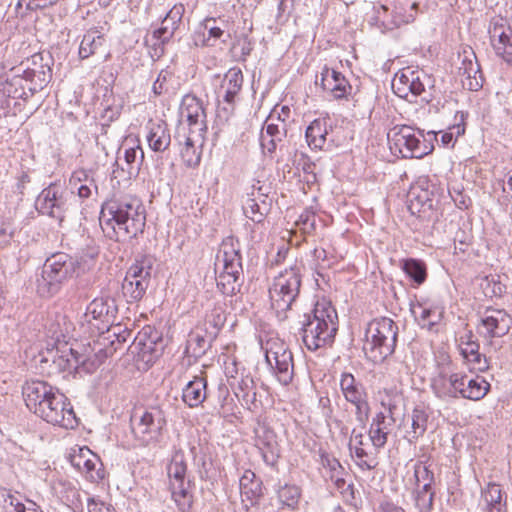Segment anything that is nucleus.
I'll use <instances>...</instances> for the list:
<instances>
[{"instance_id":"1","label":"nucleus","mask_w":512,"mask_h":512,"mask_svg":"<svg viewBox=\"0 0 512 512\" xmlns=\"http://www.w3.org/2000/svg\"><path fill=\"white\" fill-rule=\"evenodd\" d=\"M99 223L104 234L113 240L136 238L146 225V211L135 196L113 197L101 207Z\"/></svg>"},{"instance_id":"2","label":"nucleus","mask_w":512,"mask_h":512,"mask_svg":"<svg viewBox=\"0 0 512 512\" xmlns=\"http://www.w3.org/2000/svg\"><path fill=\"white\" fill-rule=\"evenodd\" d=\"M310 351L330 346L338 330V315L330 302L318 301L311 313H305L296 328Z\"/></svg>"},{"instance_id":"3","label":"nucleus","mask_w":512,"mask_h":512,"mask_svg":"<svg viewBox=\"0 0 512 512\" xmlns=\"http://www.w3.org/2000/svg\"><path fill=\"white\" fill-rule=\"evenodd\" d=\"M62 331H52V339H55V346L40 352L38 367L43 375L52 376L60 372L78 369L82 366L86 371L92 372L96 368L94 361H90L85 355L79 353L78 349L62 341Z\"/></svg>"},{"instance_id":"4","label":"nucleus","mask_w":512,"mask_h":512,"mask_svg":"<svg viewBox=\"0 0 512 512\" xmlns=\"http://www.w3.org/2000/svg\"><path fill=\"white\" fill-rule=\"evenodd\" d=\"M431 388L437 398L450 401L459 398L478 401L484 398L490 389V384L480 376L469 378L463 373L443 372L433 378Z\"/></svg>"},{"instance_id":"5","label":"nucleus","mask_w":512,"mask_h":512,"mask_svg":"<svg viewBox=\"0 0 512 512\" xmlns=\"http://www.w3.org/2000/svg\"><path fill=\"white\" fill-rule=\"evenodd\" d=\"M391 151L400 154L403 158H423L434 150V141L437 133L428 131L426 134L410 126H395L388 135Z\"/></svg>"},{"instance_id":"6","label":"nucleus","mask_w":512,"mask_h":512,"mask_svg":"<svg viewBox=\"0 0 512 512\" xmlns=\"http://www.w3.org/2000/svg\"><path fill=\"white\" fill-rule=\"evenodd\" d=\"M301 264L295 263L281 271L273 280L269 288L271 308L275 311L279 320L287 318V311L292 308L300 293L302 282Z\"/></svg>"},{"instance_id":"7","label":"nucleus","mask_w":512,"mask_h":512,"mask_svg":"<svg viewBox=\"0 0 512 512\" xmlns=\"http://www.w3.org/2000/svg\"><path fill=\"white\" fill-rule=\"evenodd\" d=\"M398 326L390 318L371 321L366 329L363 351L368 359L377 363L390 356L396 347Z\"/></svg>"},{"instance_id":"8","label":"nucleus","mask_w":512,"mask_h":512,"mask_svg":"<svg viewBox=\"0 0 512 512\" xmlns=\"http://www.w3.org/2000/svg\"><path fill=\"white\" fill-rule=\"evenodd\" d=\"M77 263L68 254L58 252L46 259L40 277L36 280L37 293L42 297L57 294L74 276Z\"/></svg>"},{"instance_id":"9","label":"nucleus","mask_w":512,"mask_h":512,"mask_svg":"<svg viewBox=\"0 0 512 512\" xmlns=\"http://www.w3.org/2000/svg\"><path fill=\"white\" fill-rule=\"evenodd\" d=\"M22 67H13L0 81V90L4 95L13 99H27L37 91L42 90L51 80V74L46 69L31 70L23 74Z\"/></svg>"},{"instance_id":"10","label":"nucleus","mask_w":512,"mask_h":512,"mask_svg":"<svg viewBox=\"0 0 512 512\" xmlns=\"http://www.w3.org/2000/svg\"><path fill=\"white\" fill-rule=\"evenodd\" d=\"M164 410L159 405L136 412L131 418L132 433L141 446L157 445L166 427Z\"/></svg>"},{"instance_id":"11","label":"nucleus","mask_w":512,"mask_h":512,"mask_svg":"<svg viewBox=\"0 0 512 512\" xmlns=\"http://www.w3.org/2000/svg\"><path fill=\"white\" fill-rule=\"evenodd\" d=\"M218 260L223 263V270L217 278V287L224 295H234L242 286L243 269L240 250L233 239L222 243Z\"/></svg>"},{"instance_id":"12","label":"nucleus","mask_w":512,"mask_h":512,"mask_svg":"<svg viewBox=\"0 0 512 512\" xmlns=\"http://www.w3.org/2000/svg\"><path fill=\"white\" fill-rule=\"evenodd\" d=\"M117 313L118 308L114 298H95L89 303L86 312L80 319L79 323L83 334L94 336L105 331L110 332V327L116 320Z\"/></svg>"},{"instance_id":"13","label":"nucleus","mask_w":512,"mask_h":512,"mask_svg":"<svg viewBox=\"0 0 512 512\" xmlns=\"http://www.w3.org/2000/svg\"><path fill=\"white\" fill-rule=\"evenodd\" d=\"M187 464L182 451H176L167 467L170 491L179 510L185 512L192 505L190 481L186 480Z\"/></svg>"},{"instance_id":"14","label":"nucleus","mask_w":512,"mask_h":512,"mask_svg":"<svg viewBox=\"0 0 512 512\" xmlns=\"http://www.w3.org/2000/svg\"><path fill=\"white\" fill-rule=\"evenodd\" d=\"M71 193L67 192L60 185L50 184L38 195L35 207L42 215H47L61 223L69 210Z\"/></svg>"},{"instance_id":"15","label":"nucleus","mask_w":512,"mask_h":512,"mask_svg":"<svg viewBox=\"0 0 512 512\" xmlns=\"http://www.w3.org/2000/svg\"><path fill=\"white\" fill-rule=\"evenodd\" d=\"M431 84V79L422 70H415L406 67L397 72L392 80V89L394 93L403 99L413 102V99L425 92L427 85Z\"/></svg>"},{"instance_id":"16","label":"nucleus","mask_w":512,"mask_h":512,"mask_svg":"<svg viewBox=\"0 0 512 512\" xmlns=\"http://www.w3.org/2000/svg\"><path fill=\"white\" fill-rule=\"evenodd\" d=\"M265 358L274 369L278 381L288 385L293 378V356L291 351L282 341L268 340L265 344Z\"/></svg>"},{"instance_id":"17","label":"nucleus","mask_w":512,"mask_h":512,"mask_svg":"<svg viewBox=\"0 0 512 512\" xmlns=\"http://www.w3.org/2000/svg\"><path fill=\"white\" fill-rule=\"evenodd\" d=\"M36 415L49 424L65 429H73L78 425L73 407L62 393L42 406Z\"/></svg>"},{"instance_id":"18","label":"nucleus","mask_w":512,"mask_h":512,"mask_svg":"<svg viewBox=\"0 0 512 512\" xmlns=\"http://www.w3.org/2000/svg\"><path fill=\"white\" fill-rule=\"evenodd\" d=\"M340 390L345 400L355 406L356 420L364 425L369 417L370 407L363 384L353 374L344 372L340 377Z\"/></svg>"},{"instance_id":"19","label":"nucleus","mask_w":512,"mask_h":512,"mask_svg":"<svg viewBox=\"0 0 512 512\" xmlns=\"http://www.w3.org/2000/svg\"><path fill=\"white\" fill-rule=\"evenodd\" d=\"M489 38L495 53L512 64V23L501 16L493 17L488 28Z\"/></svg>"},{"instance_id":"20","label":"nucleus","mask_w":512,"mask_h":512,"mask_svg":"<svg viewBox=\"0 0 512 512\" xmlns=\"http://www.w3.org/2000/svg\"><path fill=\"white\" fill-rule=\"evenodd\" d=\"M180 115L185 119L188 130L196 135H205L207 132V116L203 102L194 95L183 97L180 106Z\"/></svg>"},{"instance_id":"21","label":"nucleus","mask_w":512,"mask_h":512,"mask_svg":"<svg viewBox=\"0 0 512 512\" xmlns=\"http://www.w3.org/2000/svg\"><path fill=\"white\" fill-rule=\"evenodd\" d=\"M22 394L27 408L36 415L42 406L61 393L47 382L30 380L23 385Z\"/></svg>"},{"instance_id":"22","label":"nucleus","mask_w":512,"mask_h":512,"mask_svg":"<svg viewBox=\"0 0 512 512\" xmlns=\"http://www.w3.org/2000/svg\"><path fill=\"white\" fill-rule=\"evenodd\" d=\"M71 465L85 475L91 482H98L104 478L103 465L100 458L88 447H78L70 454Z\"/></svg>"},{"instance_id":"23","label":"nucleus","mask_w":512,"mask_h":512,"mask_svg":"<svg viewBox=\"0 0 512 512\" xmlns=\"http://www.w3.org/2000/svg\"><path fill=\"white\" fill-rule=\"evenodd\" d=\"M489 338L503 337L511 329L512 317L503 309L487 308L481 319Z\"/></svg>"},{"instance_id":"24","label":"nucleus","mask_w":512,"mask_h":512,"mask_svg":"<svg viewBox=\"0 0 512 512\" xmlns=\"http://www.w3.org/2000/svg\"><path fill=\"white\" fill-rule=\"evenodd\" d=\"M243 81V73L240 68L233 67L224 74L218 90V97L222 98L231 109L239 100Z\"/></svg>"},{"instance_id":"25","label":"nucleus","mask_w":512,"mask_h":512,"mask_svg":"<svg viewBox=\"0 0 512 512\" xmlns=\"http://www.w3.org/2000/svg\"><path fill=\"white\" fill-rule=\"evenodd\" d=\"M256 447L261 451L263 461L274 466L279 458V445L275 432L263 425L255 430Z\"/></svg>"},{"instance_id":"26","label":"nucleus","mask_w":512,"mask_h":512,"mask_svg":"<svg viewBox=\"0 0 512 512\" xmlns=\"http://www.w3.org/2000/svg\"><path fill=\"white\" fill-rule=\"evenodd\" d=\"M364 446V435L353 429L349 441L350 454L362 470H373L378 465L376 458L378 451L375 450V453L367 451Z\"/></svg>"},{"instance_id":"27","label":"nucleus","mask_w":512,"mask_h":512,"mask_svg":"<svg viewBox=\"0 0 512 512\" xmlns=\"http://www.w3.org/2000/svg\"><path fill=\"white\" fill-rule=\"evenodd\" d=\"M321 85L336 99L345 98L352 91V86L341 72L326 66L321 72Z\"/></svg>"},{"instance_id":"28","label":"nucleus","mask_w":512,"mask_h":512,"mask_svg":"<svg viewBox=\"0 0 512 512\" xmlns=\"http://www.w3.org/2000/svg\"><path fill=\"white\" fill-rule=\"evenodd\" d=\"M185 7L183 4H175L162 20L161 27L153 32V38L160 43H167L178 29L182 21Z\"/></svg>"},{"instance_id":"29","label":"nucleus","mask_w":512,"mask_h":512,"mask_svg":"<svg viewBox=\"0 0 512 512\" xmlns=\"http://www.w3.org/2000/svg\"><path fill=\"white\" fill-rule=\"evenodd\" d=\"M204 138L205 135H196L191 133V130H188L187 134L185 132L181 134L180 130H177L175 139L180 145H183L181 148V156L187 166L194 167L200 163L201 157L200 153L197 151L196 144L202 145Z\"/></svg>"},{"instance_id":"30","label":"nucleus","mask_w":512,"mask_h":512,"mask_svg":"<svg viewBox=\"0 0 512 512\" xmlns=\"http://www.w3.org/2000/svg\"><path fill=\"white\" fill-rule=\"evenodd\" d=\"M146 140L154 152H164L171 144V135L165 122H150L147 125Z\"/></svg>"},{"instance_id":"31","label":"nucleus","mask_w":512,"mask_h":512,"mask_svg":"<svg viewBox=\"0 0 512 512\" xmlns=\"http://www.w3.org/2000/svg\"><path fill=\"white\" fill-rule=\"evenodd\" d=\"M261 190L262 188L259 187L258 196L253 191L251 193L252 198H249L243 206L246 217L255 223H262L271 208V200Z\"/></svg>"},{"instance_id":"32","label":"nucleus","mask_w":512,"mask_h":512,"mask_svg":"<svg viewBox=\"0 0 512 512\" xmlns=\"http://www.w3.org/2000/svg\"><path fill=\"white\" fill-rule=\"evenodd\" d=\"M394 422L393 418L385 413L379 412L372 419L369 429V438L376 451L383 448L387 443L389 428Z\"/></svg>"},{"instance_id":"33","label":"nucleus","mask_w":512,"mask_h":512,"mask_svg":"<svg viewBox=\"0 0 512 512\" xmlns=\"http://www.w3.org/2000/svg\"><path fill=\"white\" fill-rule=\"evenodd\" d=\"M234 394L241 404L250 411L259 409L261 402L257 399L255 382L249 375L242 377L234 387Z\"/></svg>"},{"instance_id":"34","label":"nucleus","mask_w":512,"mask_h":512,"mask_svg":"<svg viewBox=\"0 0 512 512\" xmlns=\"http://www.w3.org/2000/svg\"><path fill=\"white\" fill-rule=\"evenodd\" d=\"M106 47V39L104 34L97 28H91L83 35L79 46L80 59H88L89 57L103 52Z\"/></svg>"},{"instance_id":"35","label":"nucleus","mask_w":512,"mask_h":512,"mask_svg":"<svg viewBox=\"0 0 512 512\" xmlns=\"http://www.w3.org/2000/svg\"><path fill=\"white\" fill-rule=\"evenodd\" d=\"M481 498L485 504L486 512H507L506 493L499 484L489 482L482 489Z\"/></svg>"},{"instance_id":"36","label":"nucleus","mask_w":512,"mask_h":512,"mask_svg":"<svg viewBox=\"0 0 512 512\" xmlns=\"http://www.w3.org/2000/svg\"><path fill=\"white\" fill-rule=\"evenodd\" d=\"M207 397V380L204 377L195 376L189 381L182 391V400L190 408L200 406Z\"/></svg>"},{"instance_id":"37","label":"nucleus","mask_w":512,"mask_h":512,"mask_svg":"<svg viewBox=\"0 0 512 512\" xmlns=\"http://www.w3.org/2000/svg\"><path fill=\"white\" fill-rule=\"evenodd\" d=\"M286 124L274 123L273 121L266 120L265 132L261 133L260 142L261 147L268 153L275 152L279 143L286 137Z\"/></svg>"},{"instance_id":"38","label":"nucleus","mask_w":512,"mask_h":512,"mask_svg":"<svg viewBox=\"0 0 512 512\" xmlns=\"http://www.w3.org/2000/svg\"><path fill=\"white\" fill-rule=\"evenodd\" d=\"M428 412L423 406H416L411 414V430L406 432L405 438L409 443L422 437L427 430Z\"/></svg>"},{"instance_id":"39","label":"nucleus","mask_w":512,"mask_h":512,"mask_svg":"<svg viewBox=\"0 0 512 512\" xmlns=\"http://www.w3.org/2000/svg\"><path fill=\"white\" fill-rule=\"evenodd\" d=\"M328 134L327 122L325 119H315L306 129L305 137L310 148L322 149L326 143Z\"/></svg>"},{"instance_id":"40","label":"nucleus","mask_w":512,"mask_h":512,"mask_svg":"<svg viewBox=\"0 0 512 512\" xmlns=\"http://www.w3.org/2000/svg\"><path fill=\"white\" fill-rule=\"evenodd\" d=\"M479 348L478 342L459 346L460 354L464 361L470 365L471 370L485 371L488 369V363L486 358L480 354Z\"/></svg>"},{"instance_id":"41","label":"nucleus","mask_w":512,"mask_h":512,"mask_svg":"<svg viewBox=\"0 0 512 512\" xmlns=\"http://www.w3.org/2000/svg\"><path fill=\"white\" fill-rule=\"evenodd\" d=\"M468 113L464 111H457L454 116V123L447 131L441 135V143L443 146L453 147L457 138L464 135L466 130V119Z\"/></svg>"},{"instance_id":"42","label":"nucleus","mask_w":512,"mask_h":512,"mask_svg":"<svg viewBox=\"0 0 512 512\" xmlns=\"http://www.w3.org/2000/svg\"><path fill=\"white\" fill-rule=\"evenodd\" d=\"M435 482L434 473L430 470L426 462L417 461L414 464L413 473V489L434 490L433 484Z\"/></svg>"},{"instance_id":"43","label":"nucleus","mask_w":512,"mask_h":512,"mask_svg":"<svg viewBox=\"0 0 512 512\" xmlns=\"http://www.w3.org/2000/svg\"><path fill=\"white\" fill-rule=\"evenodd\" d=\"M150 281L128 279L125 277L122 283V292L127 302L133 303L141 300L146 293Z\"/></svg>"},{"instance_id":"44","label":"nucleus","mask_w":512,"mask_h":512,"mask_svg":"<svg viewBox=\"0 0 512 512\" xmlns=\"http://www.w3.org/2000/svg\"><path fill=\"white\" fill-rule=\"evenodd\" d=\"M403 271L415 282L421 285L427 278V267L424 261L415 258H407L401 261Z\"/></svg>"},{"instance_id":"45","label":"nucleus","mask_w":512,"mask_h":512,"mask_svg":"<svg viewBox=\"0 0 512 512\" xmlns=\"http://www.w3.org/2000/svg\"><path fill=\"white\" fill-rule=\"evenodd\" d=\"M201 26L204 30L203 36L201 40L196 38V45L200 42L202 46H214L216 41L224 35V30L221 27L216 26L215 18H206L202 22Z\"/></svg>"},{"instance_id":"46","label":"nucleus","mask_w":512,"mask_h":512,"mask_svg":"<svg viewBox=\"0 0 512 512\" xmlns=\"http://www.w3.org/2000/svg\"><path fill=\"white\" fill-rule=\"evenodd\" d=\"M124 158L128 166V175L130 177L138 175L140 167L144 161V151L141 146L136 145L135 147L126 148Z\"/></svg>"},{"instance_id":"47","label":"nucleus","mask_w":512,"mask_h":512,"mask_svg":"<svg viewBox=\"0 0 512 512\" xmlns=\"http://www.w3.org/2000/svg\"><path fill=\"white\" fill-rule=\"evenodd\" d=\"M414 506L418 512H432L435 491L434 490H422L413 489L411 491Z\"/></svg>"},{"instance_id":"48","label":"nucleus","mask_w":512,"mask_h":512,"mask_svg":"<svg viewBox=\"0 0 512 512\" xmlns=\"http://www.w3.org/2000/svg\"><path fill=\"white\" fill-rule=\"evenodd\" d=\"M459 58L461 59V65L458 68V75L461 77L466 72H473L474 75L479 73L480 64L478 63L475 52L470 47H464L459 52Z\"/></svg>"},{"instance_id":"49","label":"nucleus","mask_w":512,"mask_h":512,"mask_svg":"<svg viewBox=\"0 0 512 512\" xmlns=\"http://www.w3.org/2000/svg\"><path fill=\"white\" fill-rule=\"evenodd\" d=\"M160 339L158 332L154 331L151 326H146L138 333L134 338V342H137L139 346L145 351H152L153 345Z\"/></svg>"},{"instance_id":"50","label":"nucleus","mask_w":512,"mask_h":512,"mask_svg":"<svg viewBox=\"0 0 512 512\" xmlns=\"http://www.w3.org/2000/svg\"><path fill=\"white\" fill-rule=\"evenodd\" d=\"M300 489L295 485H284L278 490L279 501L290 508H294L300 498Z\"/></svg>"},{"instance_id":"51","label":"nucleus","mask_w":512,"mask_h":512,"mask_svg":"<svg viewBox=\"0 0 512 512\" xmlns=\"http://www.w3.org/2000/svg\"><path fill=\"white\" fill-rule=\"evenodd\" d=\"M296 226L303 233L310 234L316 229V214L312 208H306L298 217Z\"/></svg>"},{"instance_id":"52","label":"nucleus","mask_w":512,"mask_h":512,"mask_svg":"<svg viewBox=\"0 0 512 512\" xmlns=\"http://www.w3.org/2000/svg\"><path fill=\"white\" fill-rule=\"evenodd\" d=\"M209 346V342L205 336L198 333H192L187 342V348L192 351L195 357L204 355Z\"/></svg>"},{"instance_id":"53","label":"nucleus","mask_w":512,"mask_h":512,"mask_svg":"<svg viewBox=\"0 0 512 512\" xmlns=\"http://www.w3.org/2000/svg\"><path fill=\"white\" fill-rule=\"evenodd\" d=\"M128 279L150 281L151 266L147 265L145 261H137L127 271L126 276Z\"/></svg>"},{"instance_id":"54","label":"nucleus","mask_w":512,"mask_h":512,"mask_svg":"<svg viewBox=\"0 0 512 512\" xmlns=\"http://www.w3.org/2000/svg\"><path fill=\"white\" fill-rule=\"evenodd\" d=\"M483 75L481 69L479 68V73L474 75L473 72H466L463 76H461V83L464 89L469 91H478L483 86Z\"/></svg>"},{"instance_id":"55","label":"nucleus","mask_w":512,"mask_h":512,"mask_svg":"<svg viewBox=\"0 0 512 512\" xmlns=\"http://www.w3.org/2000/svg\"><path fill=\"white\" fill-rule=\"evenodd\" d=\"M108 333H112V336L115 337V340H111L113 351L118 350L119 346L126 343L132 336L131 331L127 328H123L121 325L113 326ZM109 337H111V335Z\"/></svg>"},{"instance_id":"56","label":"nucleus","mask_w":512,"mask_h":512,"mask_svg":"<svg viewBox=\"0 0 512 512\" xmlns=\"http://www.w3.org/2000/svg\"><path fill=\"white\" fill-rule=\"evenodd\" d=\"M18 67H22L21 72L23 74H26V72H31V70H48L49 73L52 75L51 68L47 63H43V57L41 54H34L31 59H28L25 62H22Z\"/></svg>"},{"instance_id":"57","label":"nucleus","mask_w":512,"mask_h":512,"mask_svg":"<svg viewBox=\"0 0 512 512\" xmlns=\"http://www.w3.org/2000/svg\"><path fill=\"white\" fill-rule=\"evenodd\" d=\"M172 78V73L168 70H161L153 83L152 90L155 95H161L168 92V82Z\"/></svg>"},{"instance_id":"58","label":"nucleus","mask_w":512,"mask_h":512,"mask_svg":"<svg viewBox=\"0 0 512 512\" xmlns=\"http://www.w3.org/2000/svg\"><path fill=\"white\" fill-rule=\"evenodd\" d=\"M499 201L503 205H510L512 210V170L508 171L502 180V195Z\"/></svg>"},{"instance_id":"59","label":"nucleus","mask_w":512,"mask_h":512,"mask_svg":"<svg viewBox=\"0 0 512 512\" xmlns=\"http://www.w3.org/2000/svg\"><path fill=\"white\" fill-rule=\"evenodd\" d=\"M13 236L11 221L8 218L0 219V249L9 245Z\"/></svg>"},{"instance_id":"60","label":"nucleus","mask_w":512,"mask_h":512,"mask_svg":"<svg viewBox=\"0 0 512 512\" xmlns=\"http://www.w3.org/2000/svg\"><path fill=\"white\" fill-rule=\"evenodd\" d=\"M240 491L242 496L253 502L254 500L260 498L262 495L261 482L259 480L252 482L250 485H247V488L241 489Z\"/></svg>"},{"instance_id":"61","label":"nucleus","mask_w":512,"mask_h":512,"mask_svg":"<svg viewBox=\"0 0 512 512\" xmlns=\"http://www.w3.org/2000/svg\"><path fill=\"white\" fill-rule=\"evenodd\" d=\"M59 0H20L18 5L22 7L25 5L28 10L43 9L48 6L56 4Z\"/></svg>"},{"instance_id":"62","label":"nucleus","mask_w":512,"mask_h":512,"mask_svg":"<svg viewBox=\"0 0 512 512\" xmlns=\"http://www.w3.org/2000/svg\"><path fill=\"white\" fill-rule=\"evenodd\" d=\"M320 463L323 466V468L327 469L329 473H331L334 470H337V468H340L341 463L338 459L330 455L329 453L325 451L320 452Z\"/></svg>"},{"instance_id":"63","label":"nucleus","mask_w":512,"mask_h":512,"mask_svg":"<svg viewBox=\"0 0 512 512\" xmlns=\"http://www.w3.org/2000/svg\"><path fill=\"white\" fill-rule=\"evenodd\" d=\"M415 19V16L413 14H401V12H395V15L393 16V19L391 23H387L385 26L388 29H393L401 26L402 24H408L413 22Z\"/></svg>"},{"instance_id":"64","label":"nucleus","mask_w":512,"mask_h":512,"mask_svg":"<svg viewBox=\"0 0 512 512\" xmlns=\"http://www.w3.org/2000/svg\"><path fill=\"white\" fill-rule=\"evenodd\" d=\"M88 512H116L110 505L102 501H97L94 498L87 499Z\"/></svg>"}]
</instances>
